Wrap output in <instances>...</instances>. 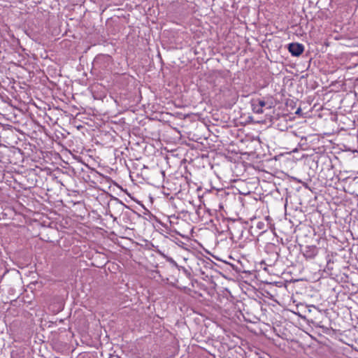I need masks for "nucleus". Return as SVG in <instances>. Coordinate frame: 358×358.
Returning <instances> with one entry per match:
<instances>
[{
	"label": "nucleus",
	"instance_id": "13",
	"mask_svg": "<svg viewBox=\"0 0 358 358\" xmlns=\"http://www.w3.org/2000/svg\"><path fill=\"white\" fill-rule=\"evenodd\" d=\"M110 216H111L112 217H113V220H116V217H114L113 216V215H111Z\"/></svg>",
	"mask_w": 358,
	"mask_h": 358
},
{
	"label": "nucleus",
	"instance_id": "7",
	"mask_svg": "<svg viewBox=\"0 0 358 358\" xmlns=\"http://www.w3.org/2000/svg\"><path fill=\"white\" fill-rule=\"evenodd\" d=\"M116 204L118 207L121 208H124V207H127L121 201H120L118 199H115Z\"/></svg>",
	"mask_w": 358,
	"mask_h": 358
},
{
	"label": "nucleus",
	"instance_id": "3",
	"mask_svg": "<svg viewBox=\"0 0 358 358\" xmlns=\"http://www.w3.org/2000/svg\"><path fill=\"white\" fill-rule=\"evenodd\" d=\"M288 50L294 57L300 56L304 51V46L301 43H292L288 45Z\"/></svg>",
	"mask_w": 358,
	"mask_h": 358
},
{
	"label": "nucleus",
	"instance_id": "2",
	"mask_svg": "<svg viewBox=\"0 0 358 358\" xmlns=\"http://www.w3.org/2000/svg\"><path fill=\"white\" fill-rule=\"evenodd\" d=\"M301 252L306 259L312 260L317 255L319 248L315 245H306L303 248H301Z\"/></svg>",
	"mask_w": 358,
	"mask_h": 358
},
{
	"label": "nucleus",
	"instance_id": "10",
	"mask_svg": "<svg viewBox=\"0 0 358 358\" xmlns=\"http://www.w3.org/2000/svg\"><path fill=\"white\" fill-rule=\"evenodd\" d=\"M69 3L72 4H76L78 2V0H67Z\"/></svg>",
	"mask_w": 358,
	"mask_h": 358
},
{
	"label": "nucleus",
	"instance_id": "5",
	"mask_svg": "<svg viewBox=\"0 0 358 358\" xmlns=\"http://www.w3.org/2000/svg\"><path fill=\"white\" fill-rule=\"evenodd\" d=\"M252 110L255 113L262 114L263 113L262 108L259 107L257 104L255 103V100L252 101Z\"/></svg>",
	"mask_w": 358,
	"mask_h": 358
},
{
	"label": "nucleus",
	"instance_id": "1",
	"mask_svg": "<svg viewBox=\"0 0 358 358\" xmlns=\"http://www.w3.org/2000/svg\"><path fill=\"white\" fill-rule=\"evenodd\" d=\"M266 252L267 255L262 263L268 266H274L280 257L279 250L278 251L276 247L273 245L266 248Z\"/></svg>",
	"mask_w": 358,
	"mask_h": 358
},
{
	"label": "nucleus",
	"instance_id": "12",
	"mask_svg": "<svg viewBox=\"0 0 358 358\" xmlns=\"http://www.w3.org/2000/svg\"><path fill=\"white\" fill-rule=\"evenodd\" d=\"M97 62H98V59L96 58V59L94 60V64H96Z\"/></svg>",
	"mask_w": 358,
	"mask_h": 358
},
{
	"label": "nucleus",
	"instance_id": "11",
	"mask_svg": "<svg viewBox=\"0 0 358 358\" xmlns=\"http://www.w3.org/2000/svg\"><path fill=\"white\" fill-rule=\"evenodd\" d=\"M300 111H301V109H300V108H298V109H297V110H296V114H299V113H300Z\"/></svg>",
	"mask_w": 358,
	"mask_h": 358
},
{
	"label": "nucleus",
	"instance_id": "4",
	"mask_svg": "<svg viewBox=\"0 0 358 358\" xmlns=\"http://www.w3.org/2000/svg\"><path fill=\"white\" fill-rule=\"evenodd\" d=\"M256 227L258 229L261 230L262 232H265V231H266V230L268 229V224H266L263 221H259L256 224Z\"/></svg>",
	"mask_w": 358,
	"mask_h": 358
},
{
	"label": "nucleus",
	"instance_id": "9",
	"mask_svg": "<svg viewBox=\"0 0 358 358\" xmlns=\"http://www.w3.org/2000/svg\"><path fill=\"white\" fill-rule=\"evenodd\" d=\"M182 270L187 276L189 277L191 275L190 272L187 269H186L185 267H182Z\"/></svg>",
	"mask_w": 358,
	"mask_h": 358
},
{
	"label": "nucleus",
	"instance_id": "6",
	"mask_svg": "<svg viewBox=\"0 0 358 358\" xmlns=\"http://www.w3.org/2000/svg\"><path fill=\"white\" fill-rule=\"evenodd\" d=\"M255 103L257 104L259 107L262 108L266 106V102L262 99L255 100Z\"/></svg>",
	"mask_w": 358,
	"mask_h": 358
},
{
	"label": "nucleus",
	"instance_id": "8",
	"mask_svg": "<svg viewBox=\"0 0 358 358\" xmlns=\"http://www.w3.org/2000/svg\"><path fill=\"white\" fill-rule=\"evenodd\" d=\"M168 261L176 266H178L177 263L171 257L168 258Z\"/></svg>",
	"mask_w": 358,
	"mask_h": 358
}]
</instances>
